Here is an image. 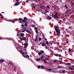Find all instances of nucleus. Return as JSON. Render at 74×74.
<instances>
[{
    "label": "nucleus",
    "instance_id": "1a4fd4ad",
    "mask_svg": "<svg viewBox=\"0 0 74 74\" xmlns=\"http://www.w3.org/2000/svg\"><path fill=\"white\" fill-rule=\"evenodd\" d=\"M20 53L21 54H22L23 55H25V53H23L22 50H20Z\"/></svg>",
    "mask_w": 74,
    "mask_h": 74
},
{
    "label": "nucleus",
    "instance_id": "f03ea898",
    "mask_svg": "<svg viewBox=\"0 0 74 74\" xmlns=\"http://www.w3.org/2000/svg\"><path fill=\"white\" fill-rule=\"evenodd\" d=\"M55 13L56 14V15H54L53 14V16L54 17V18L55 19H56V18L57 19L58 18V16H57V15L58 14V13L57 12H55Z\"/></svg>",
    "mask_w": 74,
    "mask_h": 74
},
{
    "label": "nucleus",
    "instance_id": "7ed1b4c3",
    "mask_svg": "<svg viewBox=\"0 0 74 74\" xmlns=\"http://www.w3.org/2000/svg\"><path fill=\"white\" fill-rule=\"evenodd\" d=\"M19 4H20V3L19 2H17L15 3H14V6H16L18 5Z\"/></svg>",
    "mask_w": 74,
    "mask_h": 74
},
{
    "label": "nucleus",
    "instance_id": "864d4df0",
    "mask_svg": "<svg viewBox=\"0 0 74 74\" xmlns=\"http://www.w3.org/2000/svg\"><path fill=\"white\" fill-rule=\"evenodd\" d=\"M66 42L67 44H69V42L68 41H66Z\"/></svg>",
    "mask_w": 74,
    "mask_h": 74
},
{
    "label": "nucleus",
    "instance_id": "3c124183",
    "mask_svg": "<svg viewBox=\"0 0 74 74\" xmlns=\"http://www.w3.org/2000/svg\"><path fill=\"white\" fill-rule=\"evenodd\" d=\"M23 57H24V58H26V57L25 56H24V55H23Z\"/></svg>",
    "mask_w": 74,
    "mask_h": 74
},
{
    "label": "nucleus",
    "instance_id": "c756f323",
    "mask_svg": "<svg viewBox=\"0 0 74 74\" xmlns=\"http://www.w3.org/2000/svg\"><path fill=\"white\" fill-rule=\"evenodd\" d=\"M40 67H41L40 66V65H39L38 66L37 68L38 69H39L40 68Z\"/></svg>",
    "mask_w": 74,
    "mask_h": 74
},
{
    "label": "nucleus",
    "instance_id": "4c0bfd02",
    "mask_svg": "<svg viewBox=\"0 0 74 74\" xmlns=\"http://www.w3.org/2000/svg\"><path fill=\"white\" fill-rule=\"evenodd\" d=\"M67 64L68 65H71V63H67Z\"/></svg>",
    "mask_w": 74,
    "mask_h": 74
},
{
    "label": "nucleus",
    "instance_id": "09e8293b",
    "mask_svg": "<svg viewBox=\"0 0 74 74\" xmlns=\"http://www.w3.org/2000/svg\"><path fill=\"white\" fill-rule=\"evenodd\" d=\"M58 56L59 57H61V55L60 54V55H59Z\"/></svg>",
    "mask_w": 74,
    "mask_h": 74
},
{
    "label": "nucleus",
    "instance_id": "de8ad7c7",
    "mask_svg": "<svg viewBox=\"0 0 74 74\" xmlns=\"http://www.w3.org/2000/svg\"><path fill=\"white\" fill-rule=\"evenodd\" d=\"M58 61H59V62H60V63H62V61H61L59 60Z\"/></svg>",
    "mask_w": 74,
    "mask_h": 74
},
{
    "label": "nucleus",
    "instance_id": "423d86ee",
    "mask_svg": "<svg viewBox=\"0 0 74 74\" xmlns=\"http://www.w3.org/2000/svg\"><path fill=\"white\" fill-rule=\"evenodd\" d=\"M25 31L26 32H27V33H29L30 34H32V32H30V31L29 30H28V29H27V30H26Z\"/></svg>",
    "mask_w": 74,
    "mask_h": 74
},
{
    "label": "nucleus",
    "instance_id": "9b49d317",
    "mask_svg": "<svg viewBox=\"0 0 74 74\" xmlns=\"http://www.w3.org/2000/svg\"><path fill=\"white\" fill-rule=\"evenodd\" d=\"M63 68V67L62 66H61L59 65L58 66V69H61V68Z\"/></svg>",
    "mask_w": 74,
    "mask_h": 74
},
{
    "label": "nucleus",
    "instance_id": "ddd939ff",
    "mask_svg": "<svg viewBox=\"0 0 74 74\" xmlns=\"http://www.w3.org/2000/svg\"><path fill=\"white\" fill-rule=\"evenodd\" d=\"M69 10H67V11H66L65 14H68V13L69 12Z\"/></svg>",
    "mask_w": 74,
    "mask_h": 74
},
{
    "label": "nucleus",
    "instance_id": "a878e982",
    "mask_svg": "<svg viewBox=\"0 0 74 74\" xmlns=\"http://www.w3.org/2000/svg\"><path fill=\"white\" fill-rule=\"evenodd\" d=\"M58 23L60 25H62V22L60 21H58Z\"/></svg>",
    "mask_w": 74,
    "mask_h": 74
},
{
    "label": "nucleus",
    "instance_id": "393cba45",
    "mask_svg": "<svg viewBox=\"0 0 74 74\" xmlns=\"http://www.w3.org/2000/svg\"><path fill=\"white\" fill-rule=\"evenodd\" d=\"M40 52H41V53H45L44 51H42V50Z\"/></svg>",
    "mask_w": 74,
    "mask_h": 74
},
{
    "label": "nucleus",
    "instance_id": "6e6d98bb",
    "mask_svg": "<svg viewBox=\"0 0 74 74\" xmlns=\"http://www.w3.org/2000/svg\"><path fill=\"white\" fill-rule=\"evenodd\" d=\"M21 26L22 27H24V25H22Z\"/></svg>",
    "mask_w": 74,
    "mask_h": 74
},
{
    "label": "nucleus",
    "instance_id": "2eb2a0df",
    "mask_svg": "<svg viewBox=\"0 0 74 74\" xmlns=\"http://www.w3.org/2000/svg\"><path fill=\"white\" fill-rule=\"evenodd\" d=\"M64 7L66 8V9H68V7H67V5L66 4H65V5Z\"/></svg>",
    "mask_w": 74,
    "mask_h": 74
},
{
    "label": "nucleus",
    "instance_id": "69168bd1",
    "mask_svg": "<svg viewBox=\"0 0 74 74\" xmlns=\"http://www.w3.org/2000/svg\"><path fill=\"white\" fill-rule=\"evenodd\" d=\"M19 22H20V23H22V22L21 21H20Z\"/></svg>",
    "mask_w": 74,
    "mask_h": 74
},
{
    "label": "nucleus",
    "instance_id": "4468645a",
    "mask_svg": "<svg viewBox=\"0 0 74 74\" xmlns=\"http://www.w3.org/2000/svg\"><path fill=\"white\" fill-rule=\"evenodd\" d=\"M21 36L23 37L24 36V34L23 33L21 34Z\"/></svg>",
    "mask_w": 74,
    "mask_h": 74
},
{
    "label": "nucleus",
    "instance_id": "4be33fe9",
    "mask_svg": "<svg viewBox=\"0 0 74 74\" xmlns=\"http://www.w3.org/2000/svg\"><path fill=\"white\" fill-rule=\"evenodd\" d=\"M35 40L36 41H37V35L36 36V39H35Z\"/></svg>",
    "mask_w": 74,
    "mask_h": 74
},
{
    "label": "nucleus",
    "instance_id": "052dcab7",
    "mask_svg": "<svg viewBox=\"0 0 74 74\" xmlns=\"http://www.w3.org/2000/svg\"><path fill=\"white\" fill-rule=\"evenodd\" d=\"M46 49H48V48L46 46L45 47Z\"/></svg>",
    "mask_w": 74,
    "mask_h": 74
},
{
    "label": "nucleus",
    "instance_id": "b1692460",
    "mask_svg": "<svg viewBox=\"0 0 74 74\" xmlns=\"http://www.w3.org/2000/svg\"><path fill=\"white\" fill-rule=\"evenodd\" d=\"M34 29H35V30H36V31L38 29V28L37 27H35Z\"/></svg>",
    "mask_w": 74,
    "mask_h": 74
},
{
    "label": "nucleus",
    "instance_id": "f8f14e48",
    "mask_svg": "<svg viewBox=\"0 0 74 74\" xmlns=\"http://www.w3.org/2000/svg\"><path fill=\"white\" fill-rule=\"evenodd\" d=\"M0 61L1 62H3L4 61V59H1L0 60Z\"/></svg>",
    "mask_w": 74,
    "mask_h": 74
},
{
    "label": "nucleus",
    "instance_id": "20e7f679",
    "mask_svg": "<svg viewBox=\"0 0 74 74\" xmlns=\"http://www.w3.org/2000/svg\"><path fill=\"white\" fill-rule=\"evenodd\" d=\"M54 27L56 31H58V27L57 26H56V27Z\"/></svg>",
    "mask_w": 74,
    "mask_h": 74
},
{
    "label": "nucleus",
    "instance_id": "e2e57ef3",
    "mask_svg": "<svg viewBox=\"0 0 74 74\" xmlns=\"http://www.w3.org/2000/svg\"><path fill=\"white\" fill-rule=\"evenodd\" d=\"M12 23H15V21H14L12 22Z\"/></svg>",
    "mask_w": 74,
    "mask_h": 74
},
{
    "label": "nucleus",
    "instance_id": "cd10ccee",
    "mask_svg": "<svg viewBox=\"0 0 74 74\" xmlns=\"http://www.w3.org/2000/svg\"><path fill=\"white\" fill-rule=\"evenodd\" d=\"M9 64H10L11 65L13 66L14 67V65L13 64H11L10 63H9Z\"/></svg>",
    "mask_w": 74,
    "mask_h": 74
},
{
    "label": "nucleus",
    "instance_id": "5701e85b",
    "mask_svg": "<svg viewBox=\"0 0 74 74\" xmlns=\"http://www.w3.org/2000/svg\"><path fill=\"white\" fill-rule=\"evenodd\" d=\"M45 60L49 61L50 60V59H49L48 58H45Z\"/></svg>",
    "mask_w": 74,
    "mask_h": 74
},
{
    "label": "nucleus",
    "instance_id": "c9c22d12",
    "mask_svg": "<svg viewBox=\"0 0 74 74\" xmlns=\"http://www.w3.org/2000/svg\"><path fill=\"white\" fill-rule=\"evenodd\" d=\"M36 33H37V34H38V30H36Z\"/></svg>",
    "mask_w": 74,
    "mask_h": 74
},
{
    "label": "nucleus",
    "instance_id": "7c9ffc66",
    "mask_svg": "<svg viewBox=\"0 0 74 74\" xmlns=\"http://www.w3.org/2000/svg\"><path fill=\"white\" fill-rule=\"evenodd\" d=\"M55 56H58V54H55Z\"/></svg>",
    "mask_w": 74,
    "mask_h": 74
},
{
    "label": "nucleus",
    "instance_id": "a211bd4d",
    "mask_svg": "<svg viewBox=\"0 0 74 74\" xmlns=\"http://www.w3.org/2000/svg\"><path fill=\"white\" fill-rule=\"evenodd\" d=\"M40 60V58H37L36 59V61H39Z\"/></svg>",
    "mask_w": 74,
    "mask_h": 74
},
{
    "label": "nucleus",
    "instance_id": "13d9d810",
    "mask_svg": "<svg viewBox=\"0 0 74 74\" xmlns=\"http://www.w3.org/2000/svg\"><path fill=\"white\" fill-rule=\"evenodd\" d=\"M18 36V32H17V36Z\"/></svg>",
    "mask_w": 74,
    "mask_h": 74
},
{
    "label": "nucleus",
    "instance_id": "aec40b11",
    "mask_svg": "<svg viewBox=\"0 0 74 74\" xmlns=\"http://www.w3.org/2000/svg\"><path fill=\"white\" fill-rule=\"evenodd\" d=\"M23 40H26V38L25 37H23Z\"/></svg>",
    "mask_w": 74,
    "mask_h": 74
},
{
    "label": "nucleus",
    "instance_id": "6e6552de",
    "mask_svg": "<svg viewBox=\"0 0 74 74\" xmlns=\"http://www.w3.org/2000/svg\"><path fill=\"white\" fill-rule=\"evenodd\" d=\"M41 45L42 46L44 47L45 46V42H43L42 44H41Z\"/></svg>",
    "mask_w": 74,
    "mask_h": 74
},
{
    "label": "nucleus",
    "instance_id": "338daca9",
    "mask_svg": "<svg viewBox=\"0 0 74 74\" xmlns=\"http://www.w3.org/2000/svg\"><path fill=\"white\" fill-rule=\"evenodd\" d=\"M71 27H69V29H71Z\"/></svg>",
    "mask_w": 74,
    "mask_h": 74
},
{
    "label": "nucleus",
    "instance_id": "603ef678",
    "mask_svg": "<svg viewBox=\"0 0 74 74\" xmlns=\"http://www.w3.org/2000/svg\"><path fill=\"white\" fill-rule=\"evenodd\" d=\"M28 1H29V0H27L26 1V3H27L28 2Z\"/></svg>",
    "mask_w": 74,
    "mask_h": 74
},
{
    "label": "nucleus",
    "instance_id": "f3484780",
    "mask_svg": "<svg viewBox=\"0 0 74 74\" xmlns=\"http://www.w3.org/2000/svg\"><path fill=\"white\" fill-rule=\"evenodd\" d=\"M44 57V56L43 55H42L40 57V58H41V59H43Z\"/></svg>",
    "mask_w": 74,
    "mask_h": 74
},
{
    "label": "nucleus",
    "instance_id": "774afa93",
    "mask_svg": "<svg viewBox=\"0 0 74 74\" xmlns=\"http://www.w3.org/2000/svg\"><path fill=\"white\" fill-rule=\"evenodd\" d=\"M72 67H73V68H74V65L72 66Z\"/></svg>",
    "mask_w": 74,
    "mask_h": 74
},
{
    "label": "nucleus",
    "instance_id": "bf43d9fd",
    "mask_svg": "<svg viewBox=\"0 0 74 74\" xmlns=\"http://www.w3.org/2000/svg\"><path fill=\"white\" fill-rule=\"evenodd\" d=\"M32 27H34V25H32Z\"/></svg>",
    "mask_w": 74,
    "mask_h": 74
},
{
    "label": "nucleus",
    "instance_id": "49530a36",
    "mask_svg": "<svg viewBox=\"0 0 74 74\" xmlns=\"http://www.w3.org/2000/svg\"><path fill=\"white\" fill-rule=\"evenodd\" d=\"M42 35L43 36V37L44 38L45 37V36H44L43 34L42 33Z\"/></svg>",
    "mask_w": 74,
    "mask_h": 74
},
{
    "label": "nucleus",
    "instance_id": "412c9836",
    "mask_svg": "<svg viewBox=\"0 0 74 74\" xmlns=\"http://www.w3.org/2000/svg\"><path fill=\"white\" fill-rule=\"evenodd\" d=\"M53 69H47L48 71H51V70H52Z\"/></svg>",
    "mask_w": 74,
    "mask_h": 74
},
{
    "label": "nucleus",
    "instance_id": "f704fd0d",
    "mask_svg": "<svg viewBox=\"0 0 74 74\" xmlns=\"http://www.w3.org/2000/svg\"><path fill=\"white\" fill-rule=\"evenodd\" d=\"M39 41H41V38L40 37H39Z\"/></svg>",
    "mask_w": 74,
    "mask_h": 74
},
{
    "label": "nucleus",
    "instance_id": "8fccbe9b",
    "mask_svg": "<svg viewBox=\"0 0 74 74\" xmlns=\"http://www.w3.org/2000/svg\"><path fill=\"white\" fill-rule=\"evenodd\" d=\"M22 32H24V33L25 32V30H23L22 31Z\"/></svg>",
    "mask_w": 74,
    "mask_h": 74
},
{
    "label": "nucleus",
    "instance_id": "2f4dec72",
    "mask_svg": "<svg viewBox=\"0 0 74 74\" xmlns=\"http://www.w3.org/2000/svg\"><path fill=\"white\" fill-rule=\"evenodd\" d=\"M38 54L39 55H40L42 54V53H41V52H40L39 53H38Z\"/></svg>",
    "mask_w": 74,
    "mask_h": 74
},
{
    "label": "nucleus",
    "instance_id": "c03bdc74",
    "mask_svg": "<svg viewBox=\"0 0 74 74\" xmlns=\"http://www.w3.org/2000/svg\"><path fill=\"white\" fill-rule=\"evenodd\" d=\"M23 29H24L25 31H26V28H25V27H24L23 28Z\"/></svg>",
    "mask_w": 74,
    "mask_h": 74
},
{
    "label": "nucleus",
    "instance_id": "39448f33",
    "mask_svg": "<svg viewBox=\"0 0 74 74\" xmlns=\"http://www.w3.org/2000/svg\"><path fill=\"white\" fill-rule=\"evenodd\" d=\"M56 32L57 35L59 36L60 35V32L59 31H56Z\"/></svg>",
    "mask_w": 74,
    "mask_h": 74
},
{
    "label": "nucleus",
    "instance_id": "79ce46f5",
    "mask_svg": "<svg viewBox=\"0 0 74 74\" xmlns=\"http://www.w3.org/2000/svg\"><path fill=\"white\" fill-rule=\"evenodd\" d=\"M26 57L27 58H29V55H26Z\"/></svg>",
    "mask_w": 74,
    "mask_h": 74
},
{
    "label": "nucleus",
    "instance_id": "e433bc0d",
    "mask_svg": "<svg viewBox=\"0 0 74 74\" xmlns=\"http://www.w3.org/2000/svg\"><path fill=\"white\" fill-rule=\"evenodd\" d=\"M46 44L47 45H48L49 44V42H48V41H46Z\"/></svg>",
    "mask_w": 74,
    "mask_h": 74
},
{
    "label": "nucleus",
    "instance_id": "58836bf2",
    "mask_svg": "<svg viewBox=\"0 0 74 74\" xmlns=\"http://www.w3.org/2000/svg\"><path fill=\"white\" fill-rule=\"evenodd\" d=\"M27 43H24V45L25 46H27Z\"/></svg>",
    "mask_w": 74,
    "mask_h": 74
},
{
    "label": "nucleus",
    "instance_id": "f257e3e1",
    "mask_svg": "<svg viewBox=\"0 0 74 74\" xmlns=\"http://www.w3.org/2000/svg\"><path fill=\"white\" fill-rule=\"evenodd\" d=\"M24 19H23L21 18H18V20L20 21H22L23 23H25L24 25L26 26V27H28V22L27 21V18L26 17L24 18Z\"/></svg>",
    "mask_w": 74,
    "mask_h": 74
},
{
    "label": "nucleus",
    "instance_id": "680f3d73",
    "mask_svg": "<svg viewBox=\"0 0 74 74\" xmlns=\"http://www.w3.org/2000/svg\"><path fill=\"white\" fill-rule=\"evenodd\" d=\"M1 19H3V16H1Z\"/></svg>",
    "mask_w": 74,
    "mask_h": 74
},
{
    "label": "nucleus",
    "instance_id": "6ab92c4d",
    "mask_svg": "<svg viewBox=\"0 0 74 74\" xmlns=\"http://www.w3.org/2000/svg\"><path fill=\"white\" fill-rule=\"evenodd\" d=\"M69 53H70L71 52V49L70 48H69Z\"/></svg>",
    "mask_w": 74,
    "mask_h": 74
},
{
    "label": "nucleus",
    "instance_id": "ea45409f",
    "mask_svg": "<svg viewBox=\"0 0 74 74\" xmlns=\"http://www.w3.org/2000/svg\"><path fill=\"white\" fill-rule=\"evenodd\" d=\"M53 62H56V60H53Z\"/></svg>",
    "mask_w": 74,
    "mask_h": 74
},
{
    "label": "nucleus",
    "instance_id": "c85d7f7f",
    "mask_svg": "<svg viewBox=\"0 0 74 74\" xmlns=\"http://www.w3.org/2000/svg\"><path fill=\"white\" fill-rule=\"evenodd\" d=\"M63 33L64 34H66V32L65 31H64L63 32Z\"/></svg>",
    "mask_w": 74,
    "mask_h": 74
},
{
    "label": "nucleus",
    "instance_id": "5fc2aeb1",
    "mask_svg": "<svg viewBox=\"0 0 74 74\" xmlns=\"http://www.w3.org/2000/svg\"><path fill=\"white\" fill-rule=\"evenodd\" d=\"M20 40L21 41H23V39H22V38H21L20 39Z\"/></svg>",
    "mask_w": 74,
    "mask_h": 74
},
{
    "label": "nucleus",
    "instance_id": "9d476101",
    "mask_svg": "<svg viewBox=\"0 0 74 74\" xmlns=\"http://www.w3.org/2000/svg\"><path fill=\"white\" fill-rule=\"evenodd\" d=\"M26 51L25 52V53L26 54H27V52H26V51H27V49H26L25 48V49H24V50H23V51Z\"/></svg>",
    "mask_w": 74,
    "mask_h": 74
},
{
    "label": "nucleus",
    "instance_id": "a19ab883",
    "mask_svg": "<svg viewBox=\"0 0 74 74\" xmlns=\"http://www.w3.org/2000/svg\"><path fill=\"white\" fill-rule=\"evenodd\" d=\"M44 62L45 63H47V61H46V60H45H45H44Z\"/></svg>",
    "mask_w": 74,
    "mask_h": 74
},
{
    "label": "nucleus",
    "instance_id": "0eeeda50",
    "mask_svg": "<svg viewBox=\"0 0 74 74\" xmlns=\"http://www.w3.org/2000/svg\"><path fill=\"white\" fill-rule=\"evenodd\" d=\"M47 19H52V17H50L49 16H48L47 17Z\"/></svg>",
    "mask_w": 74,
    "mask_h": 74
},
{
    "label": "nucleus",
    "instance_id": "bb28decb",
    "mask_svg": "<svg viewBox=\"0 0 74 74\" xmlns=\"http://www.w3.org/2000/svg\"><path fill=\"white\" fill-rule=\"evenodd\" d=\"M69 69H71V70H74V69H73V68L70 67H69Z\"/></svg>",
    "mask_w": 74,
    "mask_h": 74
},
{
    "label": "nucleus",
    "instance_id": "37998d69",
    "mask_svg": "<svg viewBox=\"0 0 74 74\" xmlns=\"http://www.w3.org/2000/svg\"><path fill=\"white\" fill-rule=\"evenodd\" d=\"M16 1L17 2H18L19 1V0H16Z\"/></svg>",
    "mask_w": 74,
    "mask_h": 74
},
{
    "label": "nucleus",
    "instance_id": "72a5a7b5",
    "mask_svg": "<svg viewBox=\"0 0 74 74\" xmlns=\"http://www.w3.org/2000/svg\"><path fill=\"white\" fill-rule=\"evenodd\" d=\"M47 8L48 9H49V6L48 5H47Z\"/></svg>",
    "mask_w": 74,
    "mask_h": 74
},
{
    "label": "nucleus",
    "instance_id": "a18cd8bd",
    "mask_svg": "<svg viewBox=\"0 0 74 74\" xmlns=\"http://www.w3.org/2000/svg\"><path fill=\"white\" fill-rule=\"evenodd\" d=\"M62 72L63 73H65V71H62Z\"/></svg>",
    "mask_w": 74,
    "mask_h": 74
},
{
    "label": "nucleus",
    "instance_id": "4d7b16f0",
    "mask_svg": "<svg viewBox=\"0 0 74 74\" xmlns=\"http://www.w3.org/2000/svg\"><path fill=\"white\" fill-rule=\"evenodd\" d=\"M45 40L46 41L47 40V39H46V38H45Z\"/></svg>",
    "mask_w": 74,
    "mask_h": 74
},
{
    "label": "nucleus",
    "instance_id": "0e129e2a",
    "mask_svg": "<svg viewBox=\"0 0 74 74\" xmlns=\"http://www.w3.org/2000/svg\"><path fill=\"white\" fill-rule=\"evenodd\" d=\"M27 46H25L24 47V48H25L27 47Z\"/></svg>",
    "mask_w": 74,
    "mask_h": 74
},
{
    "label": "nucleus",
    "instance_id": "473e14b6",
    "mask_svg": "<svg viewBox=\"0 0 74 74\" xmlns=\"http://www.w3.org/2000/svg\"><path fill=\"white\" fill-rule=\"evenodd\" d=\"M41 67L43 69H45V68L43 66H41Z\"/></svg>",
    "mask_w": 74,
    "mask_h": 74
},
{
    "label": "nucleus",
    "instance_id": "dca6fc26",
    "mask_svg": "<svg viewBox=\"0 0 74 74\" xmlns=\"http://www.w3.org/2000/svg\"><path fill=\"white\" fill-rule=\"evenodd\" d=\"M25 43H28V38L26 39L25 41Z\"/></svg>",
    "mask_w": 74,
    "mask_h": 74
}]
</instances>
